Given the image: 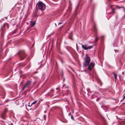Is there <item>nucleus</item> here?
<instances>
[{
    "mask_svg": "<svg viewBox=\"0 0 125 125\" xmlns=\"http://www.w3.org/2000/svg\"><path fill=\"white\" fill-rule=\"evenodd\" d=\"M37 5L39 9L42 11L44 10L45 9L46 6L41 1H39L37 4Z\"/></svg>",
    "mask_w": 125,
    "mask_h": 125,
    "instance_id": "nucleus-1",
    "label": "nucleus"
},
{
    "mask_svg": "<svg viewBox=\"0 0 125 125\" xmlns=\"http://www.w3.org/2000/svg\"><path fill=\"white\" fill-rule=\"evenodd\" d=\"M90 58L88 56H86L85 57L84 59V62H83V66L85 67L88 65L90 62Z\"/></svg>",
    "mask_w": 125,
    "mask_h": 125,
    "instance_id": "nucleus-2",
    "label": "nucleus"
},
{
    "mask_svg": "<svg viewBox=\"0 0 125 125\" xmlns=\"http://www.w3.org/2000/svg\"><path fill=\"white\" fill-rule=\"evenodd\" d=\"M20 59L22 60L24 59L26 56V55L24 51H19L18 52Z\"/></svg>",
    "mask_w": 125,
    "mask_h": 125,
    "instance_id": "nucleus-3",
    "label": "nucleus"
},
{
    "mask_svg": "<svg viewBox=\"0 0 125 125\" xmlns=\"http://www.w3.org/2000/svg\"><path fill=\"white\" fill-rule=\"evenodd\" d=\"M31 83V81H27L25 85L23 87L22 89H21V91H23L25 88H27L28 89L30 88L29 85Z\"/></svg>",
    "mask_w": 125,
    "mask_h": 125,
    "instance_id": "nucleus-4",
    "label": "nucleus"
},
{
    "mask_svg": "<svg viewBox=\"0 0 125 125\" xmlns=\"http://www.w3.org/2000/svg\"><path fill=\"white\" fill-rule=\"evenodd\" d=\"M82 48L85 50H90L93 47V46H88L87 44H85L83 45L82 44H81Z\"/></svg>",
    "mask_w": 125,
    "mask_h": 125,
    "instance_id": "nucleus-5",
    "label": "nucleus"
},
{
    "mask_svg": "<svg viewBox=\"0 0 125 125\" xmlns=\"http://www.w3.org/2000/svg\"><path fill=\"white\" fill-rule=\"evenodd\" d=\"M88 65V69L89 70V71L91 72L92 70V69L94 67V64L93 63L91 62Z\"/></svg>",
    "mask_w": 125,
    "mask_h": 125,
    "instance_id": "nucleus-6",
    "label": "nucleus"
},
{
    "mask_svg": "<svg viewBox=\"0 0 125 125\" xmlns=\"http://www.w3.org/2000/svg\"><path fill=\"white\" fill-rule=\"evenodd\" d=\"M5 28L3 26H2L0 30V31L1 32V35H3L5 33Z\"/></svg>",
    "mask_w": 125,
    "mask_h": 125,
    "instance_id": "nucleus-7",
    "label": "nucleus"
},
{
    "mask_svg": "<svg viewBox=\"0 0 125 125\" xmlns=\"http://www.w3.org/2000/svg\"><path fill=\"white\" fill-rule=\"evenodd\" d=\"M33 77L35 79V81L33 82V84L34 85L36 84L39 82V79L38 77L33 76Z\"/></svg>",
    "mask_w": 125,
    "mask_h": 125,
    "instance_id": "nucleus-8",
    "label": "nucleus"
},
{
    "mask_svg": "<svg viewBox=\"0 0 125 125\" xmlns=\"http://www.w3.org/2000/svg\"><path fill=\"white\" fill-rule=\"evenodd\" d=\"M93 28L94 31L96 32V34L97 32V29L96 28L95 24H94L93 26Z\"/></svg>",
    "mask_w": 125,
    "mask_h": 125,
    "instance_id": "nucleus-9",
    "label": "nucleus"
},
{
    "mask_svg": "<svg viewBox=\"0 0 125 125\" xmlns=\"http://www.w3.org/2000/svg\"><path fill=\"white\" fill-rule=\"evenodd\" d=\"M30 22L31 23V27H33L35 25L36 21H34L32 22V21H31Z\"/></svg>",
    "mask_w": 125,
    "mask_h": 125,
    "instance_id": "nucleus-10",
    "label": "nucleus"
},
{
    "mask_svg": "<svg viewBox=\"0 0 125 125\" xmlns=\"http://www.w3.org/2000/svg\"><path fill=\"white\" fill-rule=\"evenodd\" d=\"M73 35L72 32H71L69 34L68 37V38L71 40H73V39L72 38Z\"/></svg>",
    "mask_w": 125,
    "mask_h": 125,
    "instance_id": "nucleus-11",
    "label": "nucleus"
},
{
    "mask_svg": "<svg viewBox=\"0 0 125 125\" xmlns=\"http://www.w3.org/2000/svg\"><path fill=\"white\" fill-rule=\"evenodd\" d=\"M111 7L112 10V12L110 13H115V10L116 9V8H112V6H111Z\"/></svg>",
    "mask_w": 125,
    "mask_h": 125,
    "instance_id": "nucleus-12",
    "label": "nucleus"
},
{
    "mask_svg": "<svg viewBox=\"0 0 125 125\" xmlns=\"http://www.w3.org/2000/svg\"><path fill=\"white\" fill-rule=\"evenodd\" d=\"M6 113H3L1 115V117L4 119L6 118Z\"/></svg>",
    "mask_w": 125,
    "mask_h": 125,
    "instance_id": "nucleus-13",
    "label": "nucleus"
},
{
    "mask_svg": "<svg viewBox=\"0 0 125 125\" xmlns=\"http://www.w3.org/2000/svg\"><path fill=\"white\" fill-rule=\"evenodd\" d=\"M3 26L4 28L6 27L8 29L9 28V25L7 23H4L3 25Z\"/></svg>",
    "mask_w": 125,
    "mask_h": 125,
    "instance_id": "nucleus-14",
    "label": "nucleus"
},
{
    "mask_svg": "<svg viewBox=\"0 0 125 125\" xmlns=\"http://www.w3.org/2000/svg\"><path fill=\"white\" fill-rule=\"evenodd\" d=\"M117 7L118 9H122V10H123L125 12V8L124 7L121 6V7H119L118 6H117Z\"/></svg>",
    "mask_w": 125,
    "mask_h": 125,
    "instance_id": "nucleus-15",
    "label": "nucleus"
},
{
    "mask_svg": "<svg viewBox=\"0 0 125 125\" xmlns=\"http://www.w3.org/2000/svg\"><path fill=\"white\" fill-rule=\"evenodd\" d=\"M113 74H114V75L115 79V80H116L117 79L116 76L117 75L116 74V73H113Z\"/></svg>",
    "mask_w": 125,
    "mask_h": 125,
    "instance_id": "nucleus-16",
    "label": "nucleus"
},
{
    "mask_svg": "<svg viewBox=\"0 0 125 125\" xmlns=\"http://www.w3.org/2000/svg\"><path fill=\"white\" fill-rule=\"evenodd\" d=\"M8 110L6 108L4 110L3 113H6L7 112Z\"/></svg>",
    "mask_w": 125,
    "mask_h": 125,
    "instance_id": "nucleus-17",
    "label": "nucleus"
},
{
    "mask_svg": "<svg viewBox=\"0 0 125 125\" xmlns=\"http://www.w3.org/2000/svg\"><path fill=\"white\" fill-rule=\"evenodd\" d=\"M37 101H34V102H33L31 104V106L33 104H35L37 102Z\"/></svg>",
    "mask_w": 125,
    "mask_h": 125,
    "instance_id": "nucleus-18",
    "label": "nucleus"
},
{
    "mask_svg": "<svg viewBox=\"0 0 125 125\" xmlns=\"http://www.w3.org/2000/svg\"><path fill=\"white\" fill-rule=\"evenodd\" d=\"M98 39V38L97 36H96L95 37V42H96L97 41Z\"/></svg>",
    "mask_w": 125,
    "mask_h": 125,
    "instance_id": "nucleus-19",
    "label": "nucleus"
},
{
    "mask_svg": "<svg viewBox=\"0 0 125 125\" xmlns=\"http://www.w3.org/2000/svg\"><path fill=\"white\" fill-rule=\"evenodd\" d=\"M66 93H67V95H68L70 93V92L69 90H67L66 91Z\"/></svg>",
    "mask_w": 125,
    "mask_h": 125,
    "instance_id": "nucleus-20",
    "label": "nucleus"
},
{
    "mask_svg": "<svg viewBox=\"0 0 125 125\" xmlns=\"http://www.w3.org/2000/svg\"><path fill=\"white\" fill-rule=\"evenodd\" d=\"M43 118L44 120H45L46 119V115H44L43 116Z\"/></svg>",
    "mask_w": 125,
    "mask_h": 125,
    "instance_id": "nucleus-21",
    "label": "nucleus"
},
{
    "mask_svg": "<svg viewBox=\"0 0 125 125\" xmlns=\"http://www.w3.org/2000/svg\"><path fill=\"white\" fill-rule=\"evenodd\" d=\"M54 90L53 89H52L51 91V93H52L53 92Z\"/></svg>",
    "mask_w": 125,
    "mask_h": 125,
    "instance_id": "nucleus-22",
    "label": "nucleus"
},
{
    "mask_svg": "<svg viewBox=\"0 0 125 125\" xmlns=\"http://www.w3.org/2000/svg\"><path fill=\"white\" fill-rule=\"evenodd\" d=\"M9 101L8 99L6 100L5 101V103H7Z\"/></svg>",
    "mask_w": 125,
    "mask_h": 125,
    "instance_id": "nucleus-23",
    "label": "nucleus"
},
{
    "mask_svg": "<svg viewBox=\"0 0 125 125\" xmlns=\"http://www.w3.org/2000/svg\"><path fill=\"white\" fill-rule=\"evenodd\" d=\"M17 29H16L15 30H14V32H13V33H15L16 31H17Z\"/></svg>",
    "mask_w": 125,
    "mask_h": 125,
    "instance_id": "nucleus-24",
    "label": "nucleus"
},
{
    "mask_svg": "<svg viewBox=\"0 0 125 125\" xmlns=\"http://www.w3.org/2000/svg\"><path fill=\"white\" fill-rule=\"evenodd\" d=\"M71 118L72 119H74L72 115L71 116Z\"/></svg>",
    "mask_w": 125,
    "mask_h": 125,
    "instance_id": "nucleus-25",
    "label": "nucleus"
},
{
    "mask_svg": "<svg viewBox=\"0 0 125 125\" xmlns=\"http://www.w3.org/2000/svg\"><path fill=\"white\" fill-rule=\"evenodd\" d=\"M99 99H100V98H98L97 99L96 101H98L99 100Z\"/></svg>",
    "mask_w": 125,
    "mask_h": 125,
    "instance_id": "nucleus-26",
    "label": "nucleus"
},
{
    "mask_svg": "<svg viewBox=\"0 0 125 125\" xmlns=\"http://www.w3.org/2000/svg\"><path fill=\"white\" fill-rule=\"evenodd\" d=\"M125 71L124 72H123L122 73V74L123 75H124L125 74Z\"/></svg>",
    "mask_w": 125,
    "mask_h": 125,
    "instance_id": "nucleus-27",
    "label": "nucleus"
},
{
    "mask_svg": "<svg viewBox=\"0 0 125 125\" xmlns=\"http://www.w3.org/2000/svg\"><path fill=\"white\" fill-rule=\"evenodd\" d=\"M62 22H59L58 24V25H59V24H62Z\"/></svg>",
    "mask_w": 125,
    "mask_h": 125,
    "instance_id": "nucleus-28",
    "label": "nucleus"
},
{
    "mask_svg": "<svg viewBox=\"0 0 125 125\" xmlns=\"http://www.w3.org/2000/svg\"><path fill=\"white\" fill-rule=\"evenodd\" d=\"M115 52H118L119 51L118 50H115Z\"/></svg>",
    "mask_w": 125,
    "mask_h": 125,
    "instance_id": "nucleus-29",
    "label": "nucleus"
},
{
    "mask_svg": "<svg viewBox=\"0 0 125 125\" xmlns=\"http://www.w3.org/2000/svg\"><path fill=\"white\" fill-rule=\"evenodd\" d=\"M4 104H3V103L1 104H0V105H3Z\"/></svg>",
    "mask_w": 125,
    "mask_h": 125,
    "instance_id": "nucleus-30",
    "label": "nucleus"
},
{
    "mask_svg": "<svg viewBox=\"0 0 125 125\" xmlns=\"http://www.w3.org/2000/svg\"><path fill=\"white\" fill-rule=\"evenodd\" d=\"M56 90H59V88H56Z\"/></svg>",
    "mask_w": 125,
    "mask_h": 125,
    "instance_id": "nucleus-31",
    "label": "nucleus"
},
{
    "mask_svg": "<svg viewBox=\"0 0 125 125\" xmlns=\"http://www.w3.org/2000/svg\"><path fill=\"white\" fill-rule=\"evenodd\" d=\"M124 99H123V98L122 99H121L120 101L121 102V101H122L123 100H124Z\"/></svg>",
    "mask_w": 125,
    "mask_h": 125,
    "instance_id": "nucleus-32",
    "label": "nucleus"
},
{
    "mask_svg": "<svg viewBox=\"0 0 125 125\" xmlns=\"http://www.w3.org/2000/svg\"><path fill=\"white\" fill-rule=\"evenodd\" d=\"M125 98V95L124 96V97L123 98V99H124Z\"/></svg>",
    "mask_w": 125,
    "mask_h": 125,
    "instance_id": "nucleus-33",
    "label": "nucleus"
},
{
    "mask_svg": "<svg viewBox=\"0 0 125 125\" xmlns=\"http://www.w3.org/2000/svg\"><path fill=\"white\" fill-rule=\"evenodd\" d=\"M46 111H44V112L45 113H46Z\"/></svg>",
    "mask_w": 125,
    "mask_h": 125,
    "instance_id": "nucleus-34",
    "label": "nucleus"
},
{
    "mask_svg": "<svg viewBox=\"0 0 125 125\" xmlns=\"http://www.w3.org/2000/svg\"><path fill=\"white\" fill-rule=\"evenodd\" d=\"M67 50L68 51H69V50H68L67 49Z\"/></svg>",
    "mask_w": 125,
    "mask_h": 125,
    "instance_id": "nucleus-35",
    "label": "nucleus"
},
{
    "mask_svg": "<svg viewBox=\"0 0 125 125\" xmlns=\"http://www.w3.org/2000/svg\"><path fill=\"white\" fill-rule=\"evenodd\" d=\"M34 73H37V72H35Z\"/></svg>",
    "mask_w": 125,
    "mask_h": 125,
    "instance_id": "nucleus-36",
    "label": "nucleus"
},
{
    "mask_svg": "<svg viewBox=\"0 0 125 125\" xmlns=\"http://www.w3.org/2000/svg\"><path fill=\"white\" fill-rule=\"evenodd\" d=\"M67 88H69V87H68V86H67Z\"/></svg>",
    "mask_w": 125,
    "mask_h": 125,
    "instance_id": "nucleus-37",
    "label": "nucleus"
},
{
    "mask_svg": "<svg viewBox=\"0 0 125 125\" xmlns=\"http://www.w3.org/2000/svg\"><path fill=\"white\" fill-rule=\"evenodd\" d=\"M28 106H30V105H28Z\"/></svg>",
    "mask_w": 125,
    "mask_h": 125,
    "instance_id": "nucleus-38",
    "label": "nucleus"
},
{
    "mask_svg": "<svg viewBox=\"0 0 125 125\" xmlns=\"http://www.w3.org/2000/svg\"><path fill=\"white\" fill-rule=\"evenodd\" d=\"M5 18H7V17H5Z\"/></svg>",
    "mask_w": 125,
    "mask_h": 125,
    "instance_id": "nucleus-39",
    "label": "nucleus"
},
{
    "mask_svg": "<svg viewBox=\"0 0 125 125\" xmlns=\"http://www.w3.org/2000/svg\"><path fill=\"white\" fill-rule=\"evenodd\" d=\"M69 114H71V113H70Z\"/></svg>",
    "mask_w": 125,
    "mask_h": 125,
    "instance_id": "nucleus-40",
    "label": "nucleus"
},
{
    "mask_svg": "<svg viewBox=\"0 0 125 125\" xmlns=\"http://www.w3.org/2000/svg\"><path fill=\"white\" fill-rule=\"evenodd\" d=\"M59 92V91H57V92Z\"/></svg>",
    "mask_w": 125,
    "mask_h": 125,
    "instance_id": "nucleus-41",
    "label": "nucleus"
},
{
    "mask_svg": "<svg viewBox=\"0 0 125 125\" xmlns=\"http://www.w3.org/2000/svg\"><path fill=\"white\" fill-rule=\"evenodd\" d=\"M123 104H125V103H124Z\"/></svg>",
    "mask_w": 125,
    "mask_h": 125,
    "instance_id": "nucleus-42",
    "label": "nucleus"
},
{
    "mask_svg": "<svg viewBox=\"0 0 125 125\" xmlns=\"http://www.w3.org/2000/svg\"><path fill=\"white\" fill-rule=\"evenodd\" d=\"M62 63H63V61H62Z\"/></svg>",
    "mask_w": 125,
    "mask_h": 125,
    "instance_id": "nucleus-43",
    "label": "nucleus"
},
{
    "mask_svg": "<svg viewBox=\"0 0 125 125\" xmlns=\"http://www.w3.org/2000/svg\"><path fill=\"white\" fill-rule=\"evenodd\" d=\"M62 73H63V71H62Z\"/></svg>",
    "mask_w": 125,
    "mask_h": 125,
    "instance_id": "nucleus-44",
    "label": "nucleus"
},
{
    "mask_svg": "<svg viewBox=\"0 0 125 125\" xmlns=\"http://www.w3.org/2000/svg\"><path fill=\"white\" fill-rule=\"evenodd\" d=\"M55 25H56V24L55 23Z\"/></svg>",
    "mask_w": 125,
    "mask_h": 125,
    "instance_id": "nucleus-45",
    "label": "nucleus"
},
{
    "mask_svg": "<svg viewBox=\"0 0 125 125\" xmlns=\"http://www.w3.org/2000/svg\"><path fill=\"white\" fill-rule=\"evenodd\" d=\"M24 66H23V67H24Z\"/></svg>",
    "mask_w": 125,
    "mask_h": 125,
    "instance_id": "nucleus-46",
    "label": "nucleus"
}]
</instances>
